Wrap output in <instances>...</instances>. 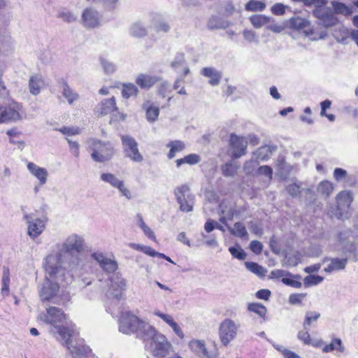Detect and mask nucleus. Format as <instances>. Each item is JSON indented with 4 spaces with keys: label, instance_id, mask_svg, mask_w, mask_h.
<instances>
[{
    "label": "nucleus",
    "instance_id": "e2e57ef3",
    "mask_svg": "<svg viewBox=\"0 0 358 358\" xmlns=\"http://www.w3.org/2000/svg\"><path fill=\"white\" fill-rule=\"evenodd\" d=\"M250 250L257 255H259L262 252L263 249V245L261 242L258 241H252L250 244Z\"/></svg>",
    "mask_w": 358,
    "mask_h": 358
},
{
    "label": "nucleus",
    "instance_id": "9d476101",
    "mask_svg": "<svg viewBox=\"0 0 358 358\" xmlns=\"http://www.w3.org/2000/svg\"><path fill=\"white\" fill-rule=\"evenodd\" d=\"M238 325L231 319L224 320L220 324L219 334L223 345H227L237 334Z\"/></svg>",
    "mask_w": 358,
    "mask_h": 358
},
{
    "label": "nucleus",
    "instance_id": "49530a36",
    "mask_svg": "<svg viewBox=\"0 0 358 358\" xmlns=\"http://www.w3.org/2000/svg\"><path fill=\"white\" fill-rule=\"evenodd\" d=\"M57 16V17L68 23L73 22L77 20L76 15L67 10L59 11Z\"/></svg>",
    "mask_w": 358,
    "mask_h": 358
},
{
    "label": "nucleus",
    "instance_id": "f704fd0d",
    "mask_svg": "<svg viewBox=\"0 0 358 358\" xmlns=\"http://www.w3.org/2000/svg\"><path fill=\"white\" fill-rule=\"evenodd\" d=\"M139 90L138 87L133 83L123 84L122 94L125 99H129L133 96H137Z\"/></svg>",
    "mask_w": 358,
    "mask_h": 358
},
{
    "label": "nucleus",
    "instance_id": "bf43d9fd",
    "mask_svg": "<svg viewBox=\"0 0 358 358\" xmlns=\"http://www.w3.org/2000/svg\"><path fill=\"white\" fill-rule=\"evenodd\" d=\"M185 62V55L182 52H178L176 55L174 60L171 62V66L174 69L182 66Z\"/></svg>",
    "mask_w": 358,
    "mask_h": 358
},
{
    "label": "nucleus",
    "instance_id": "8fccbe9b",
    "mask_svg": "<svg viewBox=\"0 0 358 358\" xmlns=\"http://www.w3.org/2000/svg\"><path fill=\"white\" fill-rule=\"evenodd\" d=\"M101 267L108 273H113L117 268V264L115 261L107 258Z\"/></svg>",
    "mask_w": 358,
    "mask_h": 358
},
{
    "label": "nucleus",
    "instance_id": "1a4fd4ad",
    "mask_svg": "<svg viewBox=\"0 0 358 358\" xmlns=\"http://www.w3.org/2000/svg\"><path fill=\"white\" fill-rule=\"evenodd\" d=\"M50 278L51 277L47 273ZM52 280H56V282L51 281L47 276L44 280L42 287L39 291V296L43 301H50L58 293L59 291V282H64L68 284L64 280H62L58 278H52Z\"/></svg>",
    "mask_w": 358,
    "mask_h": 358
},
{
    "label": "nucleus",
    "instance_id": "864d4df0",
    "mask_svg": "<svg viewBox=\"0 0 358 358\" xmlns=\"http://www.w3.org/2000/svg\"><path fill=\"white\" fill-rule=\"evenodd\" d=\"M129 246L131 248L136 250L141 251L148 256H150V254L151 250H152V248L150 246L138 244V243H129Z\"/></svg>",
    "mask_w": 358,
    "mask_h": 358
},
{
    "label": "nucleus",
    "instance_id": "a878e982",
    "mask_svg": "<svg viewBox=\"0 0 358 358\" xmlns=\"http://www.w3.org/2000/svg\"><path fill=\"white\" fill-rule=\"evenodd\" d=\"M143 108L146 111V118L148 122H155L159 115V107L155 106L150 101H147L143 106Z\"/></svg>",
    "mask_w": 358,
    "mask_h": 358
},
{
    "label": "nucleus",
    "instance_id": "a211bd4d",
    "mask_svg": "<svg viewBox=\"0 0 358 358\" xmlns=\"http://www.w3.org/2000/svg\"><path fill=\"white\" fill-rule=\"evenodd\" d=\"M161 80L162 77L159 76L141 73L137 76L136 83L141 89L149 90Z\"/></svg>",
    "mask_w": 358,
    "mask_h": 358
},
{
    "label": "nucleus",
    "instance_id": "9b49d317",
    "mask_svg": "<svg viewBox=\"0 0 358 358\" xmlns=\"http://www.w3.org/2000/svg\"><path fill=\"white\" fill-rule=\"evenodd\" d=\"M76 337L75 331L74 336L68 339L66 342H62L66 345L73 358H90L91 357V350L89 347L83 344V341H74Z\"/></svg>",
    "mask_w": 358,
    "mask_h": 358
},
{
    "label": "nucleus",
    "instance_id": "f3484780",
    "mask_svg": "<svg viewBox=\"0 0 358 358\" xmlns=\"http://www.w3.org/2000/svg\"><path fill=\"white\" fill-rule=\"evenodd\" d=\"M82 20L85 28H94L99 24V13L92 8H86L83 13Z\"/></svg>",
    "mask_w": 358,
    "mask_h": 358
},
{
    "label": "nucleus",
    "instance_id": "09e8293b",
    "mask_svg": "<svg viewBox=\"0 0 358 358\" xmlns=\"http://www.w3.org/2000/svg\"><path fill=\"white\" fill-rule=\"evenodd\" d=\"M324 280V278L320 275H310L304 278V285L306 287H310L312 285H316L321 283Z\"/></svg>",
    "mask_w": 358,
    "mask_h": 358
},
{
    "label": "nucleus",
    "instance_id": "6e6552de",
    "mask_svg": "<svg viewBox=\"0 0 358 358\" xmlns=\"http://www.w3.org/2000/svg\"><path fill=\"white\" fill-rule=\"evenodd\" d=\"M121 140L125 157L134 162H143V157L138 150L136 141L128 135H122Z\"/></svg>",
    "mask_w": 358,
    "mask_h": 358
},
{
    "label": "nucleus",
    "instance_id": "4c0bfd02",
    "mask_svg": "<svg viewBox=\"0 0 358 358\" xmlns=\"http://www.w3.org/2000/svg\"><path fill=\"white\" fill-rule=\"evenodd\" d=\"M331 5L334 13L336 14L348 15L352 13V10L343 3L333 1Z\"/></svg>",
    "mask_w": 358,
    "mask_h": 358
},
{
    "label": "nucleus",
    "instance_id": "c756f323",
    "mask_svg": "<svg viewBox=\"0 0 358 358\" xmlns=\"http://www.w3.org/2000/svg\"><path fill=\"white\" fill-rule=\"evenodd\" d=\"M334 186L331 182L327 180L322 181L319 183L317 192V193L324 198H327L330 196L333 192Z\"/></svg>",
    "mask_w": 358,
    "mask_h": 358
},
{
    "label": "nucleus",
    "instance_id": "c9c22d12",
    "mask_svg": "<svg viewBox=\"0 0 358 358\" xmlns=\"http://www.w3.org/2000/svg\"><path fill=\"white\" fill-rule=\"evenodd\" d=\"M320 317V314L315 311H307L306 313L305 320L303 324V329L309 330V327L314 322H316Z\"/></svg>",
    "mask_w": 358,
    "mask_h": 358
},
{
    "label": "nucleus",
    "instance_id": "dca6fc26",
    "mask_svg": "<svg viewBox=\"0 0 358 358\" xmlns=\"http://www.w3.org/2000/svg\"><path fill=\"white\" fill-rule=\"evenodd\" d=\"M127 281L118 273H114L110 277V289L113 291L112 293L113 297L119 299L123 291L126 290Z\"/></svg>",
    "mask_w": 358,
    "mask_h": 358
},
{
    "label": "nucleus",
    "instance_id": "423d86ee",
    "mask_svg": "<svg viewBox=\"0 0 358 358\" xmlns=\"http://www.w3.org/2000/svg\"><path fill=\"white\" fill-rule=\"evenodd\" d=\"M189 187L183 185L178 187L174 190L180 210L182 212H191L193 210L194 196L189 193Z\"/></svg>",
    "mask_w": 358,
    "mask_h": 358
},
{
    "label": "nucleus",
    "instance_id": "b1692460",
    "mask_svg": "<svg viewBox=\"0 0 358 358\" xmlns=\"http://www.w3.org/2000/svg\"><path fill=\"white\" fill-rule=\"evenodd\" d=\"M189 347L192 352L198 356L204 358H216L215 356L210 355L206 350L205 343L201 340H192L189 343Z\"/></svg>",
    "mask_w": 358,
    "mask_h": 358
},
{
    "label": "nucleus",
    "instance_id": "de8ad7c7",
    "mask_svg": "<svg viewBox=\"0 0 358 358\" xmlns=\"http://www.w3.org/2000/svg\"><path fill=\"white\" fill-rule=\"evenodd\" d=\"M100 62L104 72L107 74L113 73L116 70V66L106 59L100 57Z\"/></svg>",
    "mask_w": 358,
    "mask_h": 358
},
{
    "label": "nucleus",
    "instance_id": "2eb2a0df",
    "mask_svg": "<svg viewBox=\"0 0 358 358\" xmlns=\"http://www.w3.org/2000/svg\"><path fill=\"white\" fill-rule=\"evenodd\" d=\"M230 144L233 149L234 158H239L245 154L248 141L244 138L231 134Z\"/></svg>",
    "mask_w": 358,
    "mask_h": 358
},
{
    "label": "nucleus",
    "instance_id": "72a5a7b5",
    "mask_svg": "<svg viewBox=\"0 0 358 358\" xmlns=\"http://www.w3.org/2000/svg\"><path fill=\"white\" fill-rule=\"evenodd\" d=\"M271 18L263 15H253L250 17V22L255 28H260L268 24Z\"/></svg>",
    "mask_w": 358,
    "mask_h": 358
},
{
    "label": "nucleus",
    "instance_id": "3c124183",
    "mask_svg": "<svg viewBox=\"0 0 358 358\" xmlns=\"http://www.w3.org/2000/svg\"><path fill=\"white\" fill-rule=\"evenodd\" d=\"M277 169L281 174H287L290 171V166L288 165L284 158H280L276 163Z\"/></svg>",
    "mask_w": 358,
    "mask_h": 358
},
{
    "label": "nucleus",
    "instance_id": "f257e3e1",
    "mask_svg": "<svg viewBox=\"0 0 358 358\" xmlns=\"http://www.w3.org/2000/svg\"><path fill=\"white\" fill-rule=\"evenodd\" d=\"M85 240L76 234L66 237L59 247V252L55 255H50L45 258V268L46 273L51 278H58L67 283L72 282L73 275L66 273L63 267L64 257L69 268L71 271H77L82 268L83 260L81 254L84 250Z\"/></svg>",
    "mask_w": 358,
    "mask_h": 358
},
{
    "label": "nucleus",
    "instance_id": "58836bf2",
    "mask_svg": "<svg viewBox=\"0 0 358 358\" xmlns=\"http://www.w3.org/2000/svg\"><path fill=\"white\" fill-rule=\"evenodd\" d=\"M130 34L133 36L140 38L146 36L148 31L141 23L137 22L131 27Z\"/></svg>",
    "mask_w": 358,
    "mask_h": 358
},
{
    "label": "nucleus",
    "instance_id": "680f3d73",
    "mask_svg": "<svg viewBox=\"0 0 358 358\" xmlns=\"http://www.w3.org/2000/svg\"><path fill=\"white\" fill-rule=\"evenodd\" d=\"M257 164L258 162L255 159L246 162L243 166V170L245 173L248 175L251 174Z\"/></svg>",
    "mask_w": 358,
    "mask_h": 358
},
{
    "label": "nucleus",
    "instance_id": "ea45409f",
    "mask_svg": "<svg viewBox=\"0 0 358 358\" xmlns=\"http://www.w3.org/2000/svg\"><path fill=\"white\" fill-rule=\"evenodd\" d=\"M248 310L250 312H254L257 314L259 317L264 318L266 314V308L259 303H250L248 306Z\"/></svg>",
    "mask_w": 358,
    "mask_h": 358
},
{
    "label": "nucleus",
    "instance_id": "5701e85b",
    "mask_svg": "<svg viewBox=\"0 0 358 358\" xmlns=\"http://www.w3.org/2000/svg\"><path fill=\"white\" fill-rule=\"evenodd\" d=\"M45 85V82L43 76L41 74H33L30 76L29 80V90L32 95H38L41 89Z\"/></svg>",
    "mask_w": 358,
    "mask_h": 358
},
{
    "label": "nucleus",
    "instance_id": "69168bd1",
    "mask_svg": "<svg viewBox=\"0 0 358 358\" xmlns=\"http://www.w3.org/2000/svg\"><path fill=\"white\" fill-rule=\"evenodd\" d=\"M159 83H160L159 85L158 86V93L162 96V97H165L166 95V92H167V90H168V88H169V83L165 81V80H163V79L162 78V80L159 81Z\"/></svg>",
    "mask_w": 358,
    "mask_h": 358
},
{
    "label": "nucleus",
    "instance_id": "f8f14e48",
    "mask_svg": "<svg viewBox=\"0 0 358 358\" xmlns=\"http://www.w3.org/2000/svg\"><path fill=\"white\" fill-rule=\"evenodd\" d=\"M23 220L27 225V234L32 239L38 237L45 229L43 221L40 218L36 217L34 214L24 213Z\"/></svg>",
    "mask_w": 358,
    "mask_h": 358
},
{
    "label": "nucleus",
    "instance_id": "393cba45",
    "mask_svg": "<svg viewBox=\"0 0 358 358\" xmlns=\"http://www.w3.org/2000/svg\"><path fill=\"white\" fill-rule=\"evenodd\" d=\"M201 74L209 78V83L212 86L217 85L222 78V73L213 67H205L201 70Z\"/></svg>",
    "mask_w": 358,
    "mask_h": 358
},
{
    "label": "nucleus",
    "instance_id": "4be33fe9",
    "mask_svg": "<svg viewBox=\"0 0 358 358\" xmlns=\"http://www.w3.org/2000/svg\"><path fill=\"white\" fill-rule=\"evenodd\" d=\"M27 166L31 174L39 180L40 185L46 183L48 173L45 168L40 167L34 162H28Z\"/></svg>",
    "mask_w": 358,
    "mask_h": 358
},
{
    "label": "nucleus",
    "instance_id": "f03ea898",
    "mask_svg": "<svg viewBox=\"0 0 358 358\" xmlns=\"http://www.w3.org/2000/svg\"><path fill=\"white\" fill-rule=\"evenodd\" d=\"M39 318L51 325L50 333L60 342H66L75 335L72 325L64 326V324H67L66 315L57 307H49L46 309V313L39 315Z\"/></svg>",
    "mask_w": 358,
    "mask_h": 358
},
{
    "label": "nucleus",
    "instance_id": "20e7f679",
    "mask_svg": "<svg viewBox=\"0 0 358 358\" xmlns=\"http://www.w3.org/2000/svg\"><path fill=\"white\" fill-rule=\"evenodd\" d=\"M145 325H150L148 323L140 320L136 315L127 312L122 313L119 321V330L125 334L136 333L140 338L146 332Z\"/></svg>",
    "mask_w": 358,
    "mask_h": 358
},
{
    "label": "nucleus",
    "instance_id": "603ef678",
    "mask_svg": "<svg viewBox=\"0 0 358 358\" xmlns=\"http://www.w3.org/2000/svg\"><path fill=\"white\" fill-rule=\"evenodd\" d=\"M328 3V0H309L306 3V6H314V10H324L326 8L324 6Z\"/></svg>",
    "mask_w": 358,
    "mask_h": 358
},
{
    "label": "nucleus",
    "instance_id": "c85d7f7f",
    "mask_svg": "<svg viewBox=\"0 0 358 358\" xmlns=\"http://www.w3.org/2000/svg\"><path fill=\"white\" fill-rule=\"evenodd\" d=\"M272 151L269 146L265 145L259 148L253 153V158L259 161H266L271 156Z\"/></svg>",
    "mask_w": 358,
    "mask_h": 358
},
{
    "label": "nucleus",
    "instance_id": "338daca9",
    "mask_svg": "<svg viewBox=\"0 0 358 358\" xmlns=\"http://www.w3.org/2000/svg\"><path fill=\"white\" fill-rule=\"evenodd\" d=\"M285 11V7L283 4L277 3L274 4L271 8V12L274 15H280L284 14Z\"/></svg>",
    "mask_w": 358,
    "mask_h": 358
},
{
    "label": "nucleus",
    "instance_id": "0e129e2a",
    "mask_svg": "<svg viewBox=\"0 0 358 358\" xmlns=\"http://www.w3.org/2000/svg\"><path fill=\"white\" fill-rule=\"evenodd\" d=\"M282 283L287 286H290L294 288H300L302 286V283L300 281L290 279L288 278H283L282 279Z\"/></svg>",
    "mask_w": 358,
    "mask_h": 358
},
{
    "label": "nucleus",
    "instance_id": "5fc2aeb1",
    "mask_svg": "<svg viewBox=\"0 0 358 358\" xmlns=\"http://www.w3.org/2000/svg\"><path fill=\"white\" fill-rule=\"evenodd\" d=\"M257 173L266 176L268 180L273 177V169L267 165H264L258 168Z\"/></svg>",
    "mask_w": 358,
    "mask_h": 358
},
{
    "label": "nucleus",
    "instance_id": "774afa93",
    "mask_svg": "<svg viewBox=\"0 0 358 358\" xmlns=\"http://www.w3.org/2000/svg\"><path fill=\"white\" fill-rule=\"evenodd\" d=\"M256 296L259 299H264L268 301L271 295L270 290L266 289H262L256 292Z\"/></svg>",
    "mask_w": 358,
    "mask_h": 358
},
{
    "label": "nucleus",
    "instance_id": "6ab92c4d",
    "mask_svg": "<svg viewBox=\"0 0 358 358\" xmlns=\"http://www.w3.org/2000/svg\"><path fill=\"white\" fill-rule=\"evenodd\" d=\"M117 110L115 99L114 96H112L110 99H103L99 103L94 109V113L98 115L103 116Z\"/></svg>",
    "mask_w": 358,
    "mask_h": 358
},
{
    "label": "nucleus",
    "instance_id": "a18cd8bd",
    "mask_svg": "<svg viewBox=\"0 0 358 358\" xmlns=\"http://www.w3.org/2000/svg\"><path fill=\"white\" fill-rule=\"evenodd\" d=\"M229 251L234 258L239 260H243L246 258L245 252L238 245L230 247Z\"/></svg>",
    "mask_w": 358,
    "mask_h": 358
},
{
    "label": "nucleus",
    "instance_id": "7c9ffc66",
    "mask_svg": "<svg viewBox=\"0 0 358 358\" xmlns=\"http://www.w3.org/2000/svg\"><path fill=\"white\" fill-rule=\"evenodd\" d=\"M245 266L247 268V269H248L249 271H250L251 272L256 274L257 276L260 278L264 277L266 273H267V270L265 268L255 262H245Z\"/></svg>",
    "mask_w": 358,
    "mask_h": 358
},
{
    "label": "nucleus",
    "instance_id": "0eeeda50",
    "mask_svg": "<svg viewBox=\"0 0 358 358\" xmlns=\"http://www.w3.org/2000/svg\"><path fill=\"white\" fill-rule=\"evenodd\" d=\"M22 106L13 102L8 105L0 106V122H16L22 119Z\"/></svg>",
    "mask_w": 358,
    "mask_h": 358
},
{
    "label": "nucleus",
    "instance_id": "aec40b11",
    "mask_svg": "<svg viewBox=\"0 0 358 358\" xmlns=\"http://www.w3.org/2000/svg\"><path fill=\"white\" fill-rule=\"evenodd\" d=\"M60 92L63 96L66 99L69 104L72 105L79 99V94L71 88L68 83L61 79L59 80Z\"/></svg>",
    "mask_w": 358,
    "mask_h": 358
},
{
    "label": "nucleus",
    "instance_id": "4d7b16f0",
    "mask_svg": "<svg viewBox=\"0 0 358 358\" xmlns=\"http://www.w3.org/2000/svg\"><path fill=\"white\" fill-rule=\"evenodd\" d=\"M201 161V157L196 154H189L184 157V162L185 164L189 165H194L198 164Z\"/></svg>",
    "mask_w": 358,
    "mask_h": 358
},
{
    "label": "nucleus",
    "instance_id": "c03bdc74",
    "mask_svg": "<svg viewBox=\"0 0 358 358\" xmlns=\"http://www.w3.org/2000/svg\"><path fill=\"white\" fill-rule=\"evenodd\" d=\"M101 180L109 185H110L113 187L117 186V185L120 182V179L117 178L114 174L111 173H103L101 174L100 176Z\"/></svg>",
    "mask_w": 358,
    "mask_h": 358
},
{
    "label": "nucleus",
    "instance_id": "412c9836",
    "mask_svg": "<svg viewBox=\"0 0 358 358\" xmlns=\"http://www.w3.org/2000/svg\"><path fill=\"white\" fill-rule=\"evenodd\" d=\"M330 261L329 264L324 268V271L327 273H332L334 271H338L344 270L348 264L347 258H331L326 257L323 262H326Z\"/></svg>",
    "mask_w": 358,
    "mask_h": 358
},
{
    "label": "nucleus",
    "instance_id": "ddd939ff",
    "mask_svg": "<svg viewBox=\"0 0 358 358\" xmlns=\"http://www.w3.org/2000/svg\"><path fill=\"white\" fill-rule=\"evenodd\" d=\"M313 15L320 20V25L326 28L333 27L338 23V19L330 8L324 10H313Z\"/></svg>",
    "mask_w": 358,
    "mask_h": 358
},
{
    "label": "nucleus",
    "instance_id": "13d9d810",
    "mask_svg": "<svg viewBox=\"0 0 358 358\" xmlns=\"http://www.w3.org/2000/svg\"><path fill=\"white\" fill-rule=\"evenodd\" d=\"M306 296V294H292L289 296V303L292 305L299 304Z\"/></svg>",
    "mask_w": 358,
    "mask_h": 358
},
{
    "label": "nucleus",
    "instance_id": "a19ab883",
    "mask_svg": "<svg viewBox=\"0 0 358 358\" xmlns=\"http://www.w3.org/2000/svg\"><path fill=\"white\" fill-rule=\"evenodd\" d=\"M265 8L266 4L257 0H250L245 5V10L248 11H262Z\"/></svg>",
    "mask_w": 358,
    "mask_h": 358
},
{
    "label": "nucleus",
    "instance_id": "6e6d98bb",
    "mask_svg": "<svg viewBox=\"0 0 358 358\" xmlns=\"http://www.w3.org/2000/svg\"><path fill=\"white\" fill-rule=\"evenodd\" d=\"M115 188H117L120 191L121 194L122 196H125L127 199H131V192L125 186L123 180H120V182L117 185V186L115 187Z\"/></svg>",
    "mask_w": 358,
    "mask_h": 358
},
{
    "label": "nucleus",
    "instance_id": "39448f33",
    "mask_svg": "<svg viewBox=\"0 0 358 358\" xmlns=\"http://www.w3.org/2000/svg\"><path fill=\"white\" fill-rule=\"evenodd\" d=\"M90 148L92 151V159L96 162L103 163L111 159L114 154V148L109 142H103L96 138L88 141Z\"/></svg>",
    "mask_w": 358,
    "mask_h": 358
},
{
    "label": "nucleus",
    "instance_id": "37998d69",
    "mask_svg": "<svg viewBox=\"0 0 358 358\" xmlns=\"http://www.w3.org/2000/svg\"><path fill=\"white\" fill-rule=\"evenodd\" d=\"M238 169L237 165L232 162H229L222 166V171L224 176L233 177L236 174Z\"/></svg>",
    "mask_w": 358,
    "mask_h": 358
},
{
    "label": "nucleus",
    "instance_id": "4468645a",
    "mask_svg": "<svg viewBox=\"0 0 358 358\" xmlns=\"http://www.w3.org/2000/svg\"><path fill=\"white\" fill-rule=\"evenodd\" d=\"M352 201V194L350 192L342 191L336 196L337 210L334 215L338 219L342 217V210L348 209Z\"/></svg>",
    "mask_w": 358,
    "mask_h": 358
},
{
    "label": "nucleus",
    "instance_id": "2f4dec72",
    "mask_svg": "<svg viewBox=\"0 0 358 358\" xmlns=\"http://www.w3.org/2000/svg\"><path fill=\"white\" fill-rule=\"evenodd\" d=\"M227 228L230 233L235 236L243 238L248 236L245 227L241 222H236L234 228L230 226H227Z\"/></svg>",
    "mask_w": 358,
    "mask_h": 358
},
{
    "label": "nucleus",
    "instance_id": "79ce46f5",
    "mask_svg": "<svg viewBox=\"0 0 358 358\" xmlns=\"http://www.w3.org/2000/svg\"><path fill=\"white\" fill-rule=\"evenodd\" d=\"M334 350H338L341 352L344 351V348L342 345V341L340 338H334L332 340L331 343L327 345L324 348L323 351L325 352H331Z\"/></svg>",
    "mask_w": 358,
    "mask_h": 358
},
{
    "label": "nucleus",
    "instance_id": "cd10ccee",
    "mask_svg": "<svg viewBox=\"0 0 358 358\" xmlns=\"http://www.w3.org/2000/svg\"><path fill=\"white\" fill-rule=\"evenodd\" d=\"M2 287L1 289V294L3 297H5L9 294V283H10V271L8 267H3V273L1 279Z\"/></svg>",
    "mask_w": 358,
    "mask_h": 358
},
{
    "label": "nucleus",
    "instance_id": "052dcab7",
    "mask_svg": "<svg viewBox=\"0 0 358 358\" xmlns=\"http://www.w3.org/2000/svg\"><path fill=\"white\" fill-rule=\"evenodd\" d=\"M298 338L304 344L308 345L310 343V336L308 330L300 331L297 335Z\"/></svg>",
    "mask_w": 358,
    "mask_h": 358
},
{
    "label": "nucleus",
    "instance_id": "e433bc0d",
    "mask_svg": "<svg viewBox=\"0 0 358 358\" xmlns=\"http://www.w3.org/2000/svg\"><path fill=\"white\" fill-rule=\"evenodd\" d=\"M310 22L308 20L300 17H292L289 20V26L294 29H302L309 26Z\"/></svg>",
    "mask_w": 358,
    "mask_h": 358
},
{
    "label": "nucleus",
    "instance_id": "7ed1b4c3",
    "mask_svg": "<svg viewBox=\"0 0 358 358\" xmlns=\"http://www.w3.org/2000/svg\"><path fill=\"white\" fill-rule=\"evenodd\" d=\"M146 332L141 339L145 343V348L156 358H164L170 352L171 344L165 336L159 333L152 326L145 325Z\"/></svg>",
    "mask_w": 358,
    "mask_h": 358
},
{
    "label": "nucleus",
    "instance_id": "473e14b6",
    "mask_svg": "<svg viewBox=\"0 0 358 358\" xmlns=\"http://www.w3.org/2000/svg\"><path fill=\"white\" fill-rule=\"evenodd\" d=\"M167 146L170 148V150L168 154V157L169 159H173L177 152H179L185 149L184 143L180 141H171L167 145Z\"/></svg>",
    "mask_w": 358,
    "mask_h": 358
},
{
    "label": "nucleus",
    "instance_id": "bb28decb",
    "mask_svg": "<svg viewBox=\"0 0 358 358\" xmlns=\"http://www.w3.org/2000/svg\"><path fill=\"white\" fill-rule=\"evenodd\" d=\"M229 23L217 16L211 17L208 22V28L209 29H226L229 27Z\"/></svg>",
    "mask_w": 358,
    "mask_h": 358
}]
</instances>
